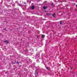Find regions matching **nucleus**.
<instances>
[{"mask_svg": "<svg viewBox=\"0 0 77 77\" xmlns=\"http://www.w3.org/2000/svg\"><path fill=\"white\" fill-rule=\"evenodd\" d=\"M4 42H6V43H7V44H8V43H9V42H8V41H4Z\"/></svg>", "mask_w": 77, "mask_h": 77, "instance_id": "nucleus-1", "label": "nucleus"}, {"mask_svg": "<svg viewBox=\"0 0 77 77\" xmlns=\"http://www.w3.org/2000/svg\"><path fill=\"white\" fill-rule=\"evenodd\" d=\"M34 8L35 7H34V6H32V10L34 9Z\"/></svg>", "mask_w": 77, "mask_h": 77, "instance_id": "nucleus-2", "label": "nucleus"}, {"mask_svg": "<svg viewBox=\"0 0 77 77\" xmlns=\"http://www.w3.org/2000/svg\"><path fill=\"white\" fill-rule=\"evenodd\" d=\"M47 7H43V8L44 9H47Z\"/></svg>", "mask_w": 77, "mask_h": 77, "instance_id": "nucleus-3", "label": "nucleus"}, {"mask_svg": "<svg viewBox=\"0 0 77 77\" xmlns=\"http://www.w3.org/2000/svg\"><path fill=\"white\" fill-rule=\"evenodd\" d=\"M44 36H44V35H42V38H44Z\"/></svg>", "mask_w": 77, "mask_h": 77, "instance_id": "nucleus-4", "label": "nucleus"}, {"mask_svg": "<svg viewBox=\"0 0 77 77\" xmlns=\"http://www.w3.org/2000/svg\"><path fill=\"white\" fill-rule=\"evenodd\" d=\"M56 15V14H54L53 15H52L53 17H55V16Z\"/></svg>", "mask_w": 77, "mask_h": 77, "instance_id": "nucleus-5", "label": "nucleus"}, {"mask_svg": "<svg viewBox=\"0 0 77 77\" xmlns=\"http://www.w3.org/2000/svg\"><path fill=\"white\" fill-rule=\"evenodd\" d=\"M70 68H71V69H72V67H71Z\"/></svg>", "mask_w": 77, "mask_h": 77, "instance_id": "nucleus-6", "label": "nucleus"}, {"mask_svg": "<svg viewBox=\"0 0 77 77\" xmlns=\"http://www.w3.org/2000/svg\"><path fill=\"white\" fill-rule=\"evenodd\" d=\"M51 5H52V6H53V3H52Z\"/></svg>", "mask_w": 77, "mask_h": 77, "instance_id": "nucleus-7", "label": "nucleus"}, {"mask_svg": "<svg viewBox=\"0 0 77 77\" xmlns=\"http://www.w3.org/2000/svg\"><path fill=\"white\" fill-rule=\"evenodd\" d=\"M60 24H62V22H60Z\"/></svg>", "mask_w": 77, "mask_h": 77, "instance_id": "nucleus-8", "label": "nucleus"}, {"mask_svg": "<svg viewBox=\"0 0 77 77\" xmlns=\"http://www.w3.org/2000/svg\"><path fill=\"white\" fill-rule=\"evenodd\" d=\"M24 4H26V2L24 3Z\"/></svg>", "mask_w": 77, "mask_h": 77, "instance_id": "nucleus-9", "label": "nucleus"}, {"mask_svg": "<svg viewBox=\"0 0 77 77\" xmlns=\"http://www.w3.org/2000/svg\"><path fill=\"white\" fill-rule=\"evenodd\" d=\"M47 14L48 15H49V14Z\"/></svg>", "mask_w": 77, "mask_h": 77, "instance_id": "nucleus-10", "label": "nucleus"}, {"mask_svg": "<svg viewBox=\"0 0 77 77\" xmlns=\"http://www.w3.org/2000/svg\"><path fill=\"white\" fill-rule=\"evenodd\" d=\"M46 69H48V68H47V67L46 68Z\"/></svg>", "mask_w": 77, "mask_h": 77, "instance_id": "nucleus-11", "label": "nucleus"}, {"mask_svg": "<svg viewBox=\"0 0 77 77\" xmlns=\"http://www.w3.org/2000/svg\"><path fill=\"white\" fill-rule=\"evenodd\" d=\"M4 29V30H5V29Z\"/></svg>", "mask_w": 77, "mask_h": 77, "instance_id": "nucleus-12", "label": "nucleus"}, {"mask_svg": "<svg viewBox=\"0 0 77 77\" xmlns=\"http://www.w3.org/2000/svg\"><path fill=\"white\" fill-rule=\"evenodd\" d=\"M37 74V73H36V74Z\"/></svg>", "mask_w": 77, "mask_h": 77, "instance_id": "nucleus-13", "label": "nucleus"}]
</instances>
